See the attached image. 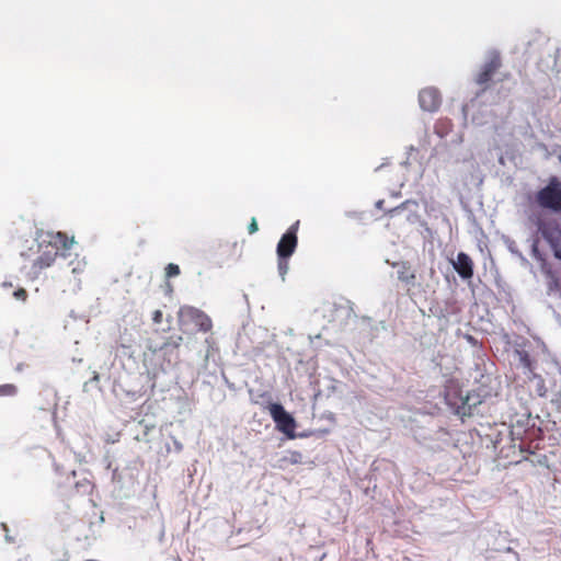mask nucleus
Wrapping results in <instances>:
<instances>
[{"instance_id": "3", "label": "nucleus", "mask_w": 561, "mask_h": 561, "mask_svg": "<svg viewBox=\"0 0 561 561\" xmlns=\"http://www.w3.org/2000/svg\"><path fill=\"white\" fill-rule=\"evenodd\" d=\"M537 204L554 213H561V181L557 176L549 179L548 184L536 194Z\"/></svg>"}, {"instance_id": "5", "label": "nucleus", "mask_w": 561, "mask_h": 561, "mask_svg": "<svg viewBox=\"0 0 561 561\" xmlns=\"http://www.w3.org/2000/svg\"><path fill=\"white\" fill-rule=\"evenodd\" d=\"M538 232L551 248L556 259L561 261V227L556 220H540Z\"/></svg>"}, {"instance_id": "17", "label": "nucleus", "mask_w": 561, "mask_h": 561, "mask_svg": "<svg viewBox=\"0 0 561 561\" xmlns=\"http://www.w3.org/2000/svg\"><path fill=\"white\" fill-rule=\"evenodd\" d=\"M288 259L289 257H278V272L283 278L289 268Z\"/></svg>"}, {"instance_id": "11", "label": "nucleus", "mask_w": 561, "mask_h": 561, "mask_svg": "<svg viewBox=\"0 0 561 561\" xmlns=\"http://www.w3.org/2000/svg\"><path fill=\"white\" fill-rule=\"evenodd\" d=\"M454 268L463 279H468L473 276V262L471 257L463 252L458 253L457 259L454 262Z\"/></svg>"}, {"instance_id": "6", "label": "nucleus", "mask_w": 561, "mask_h": 561, "mask_svg": "<svg viewBox=\"0 0 561 561\" xmlns=\"http://www.w3.org/2000/svg\"><path fill=\"white\" fill-rule=\"evenodd\" d=\"M502 67V59L497 51H492L476 77V83L486 90L495 72Z\"/></svg>"}, {"instance_id": "18", "label": "nucleus", "mask_w": 561, "mask_h": 561, "mask_svg": "<svg viewBox=\"0 0 561 561\" xmlns=\"http://www.w3.org/2000/svg\"><path fill=\"white\" fill-rule=\"evenodd\" d=\"M18 392V389L14 385L7 383L2 385V397L3 396H15Z\"/></svg>"}, {"instance_id": "22", "label": "nucleus", "mask_w": 561, "mask_h": 561, "mask_svg": "<svg viewBox=\"0 0 561 561\" xmlns=\"http://www.w3.org/2000/svg\"><path fill=\"white\" fill-rule=\"evenodd\" d=\"M181 342H182V336L178 335L174 340H173V337H171L170 341H168L165 343V345H172L173 347H179Z\"/></svg>"}, {"instance_id": "23", "label": "nucleus", "mask_w": 561, "mask_h": 561, "mask_svg": "<svg viewBox=\"0 0 561 561\" xmlns=\"http://www.w3.org/2000/svg\"><path fill=\"white\" fill-rule=\"evenodd\" d=\"M91 382H99L100 381V376L98 373H94L93 377L91 378L90 380Z\"/></svg>"}, {"instance_id": "25", "label": "nucleus", "mask_w": 561, "mask_h": 561, "mask_svg": "<svg viewBox=\"0 0 561 561\" xmlns=\"http://www.w3.org/2000/svg\"><path fill=\"white\" fill-rule=\"evenodd\" d=\"M88 385H89V382H84V385H83L84 390H87Z\"/></svg>"}, {"instance_id": "20", "label": "nucleus", "mask_w": 561, "mask_h": 561, "mask_svg": "<svg viewBox=\"0 0 561 561\" xmlns=\"http://www.w3.org/2000/svg\"><path fill=\"white\" fill-rule=\"evenodd\" d=\"M259 230V226H257V221L256 219L253 217L248 226V231L250 234H253L255 233L256 231Z\"/></svg>"}, {"instance_id": "8", "label": "nucleus", "mask_w": 561, "mask_h": 561, "mask_svg": "<svg viewBox=\"0 0 561 561\" xmlns=\"http://www.w3.org/2000/svg\"><path fill=\"white\" fill-rule=\"evenodd\" d=\"M180 316L185 321L193 323L202 332L206 333L213 328L211 319L197 308L183 307L180 310Z\"/></svg>"}, {"instance_id": "15", "label": "nucleus", "mask_w": 561, "mask_h": 561, "mask_svg": "<svg viewBox=\"0 0 561 561\" xmlns=\"http://www.w3.org/2000/svg\"><path fill=\"white\" fill-rule=\"evenodd\" d=\"M520 364L533 374V362L527 352H518Z\"/></svg>"}, {"instance_id": "12", "label": "nucleus", "mask_w": 561, "mask_h": 561, "mask_svg": "<svg viewBox=\"0 0 561 561\" xmlns=\"http://www.w3.org/2000/svg\"><path fill=\"white\" fill-rule=\"evenodd\" d=\"M529 381L535 385V392L538 397H546L547 387L543 378L540 375L533 373L529 377Z\"/></svg>"}, {"instance_id": "24", "label": "nucleus", "mask_w": 561, "mask_h": 561, "mask_svg": "<svg viewBox=\"0 0 561 561\" xmlns=\"http://www.w3.org/2000/svg\"><path fill=\"white\" fill-rule=\"evenodd\" d=\"M382 203H383L382 201H379V202L376 204V205H377V207L381 208V207H382Z\"/></svg>"}, {"instance_id": "10", "label": "nucleus", "mask_w": 561, "mask_h": 561, "mask_svg": "<svg viewBox=\"0 0 561 561\" xmlns=\"http://www.w3.org/2000/svg\"><path fill=\"white\" fill-rule=\"evenodd\" d=\"M419 103L422 110L427 112H435L439 108L442 99L437 89L425 88L419 93Z\"/></svg>"}, {"instance_id": "4", "label": "nucleus", "mask_w": 561, "mask_h": 561, "mask_svg": "<svg viewBox=\"0 0 561 561\" xmlns=\"http://www.w3.org/2000/svg\"><path fill=\"white\" fill-rule=\"evenodd\" d=\"M268 412L276 424V428L289 439L296 438V421L279 403H271Z\"/></svg>"}, {"instance_id": "9", "label": "nucleus", "mask_w": 561, "mask_h": 561, "mask_svg": "<svg viewBox=\"0 0 561 561\" xmlns=\"http://www.w3.org/2000/svg\"><path fill=\"white\" fill-rule=\"evenodd\" d=\"M445 402L453 409L456 410L457 413L460 412L461 409L468 404L469 397L463 396L462 391L458 385V382L450 380L445 386L444 390Z\"/></svg>"}, {"instance_id": "19", "label": "nucleus", "mask_w": 561, "mask_h": 561, "mask_svg": "<svg viewBox=\"0 0 561 561\" xmlns=\"http://www.w3.org/2000/svg\"><path fill=\"white\" fill-rule=\"evenodd\" d=\"M11 295L18 299V300H21V301H25L26 298H27V293L24 288H19L16 290H12Z\"/></svg>"}, {"instance_id": "13", "label": "nucleus", "mask_w": 561, "mask_h": 561, "mask_svg": "<svg viewBox=\"0 0 561 561\" xmlns=\"http://www.w3.org/2000/svg\"><path fill=\"white\" fill-rule=\"evenodd\" d=\"M283 461L289 465H299L304 461V455L298 450H290L288 455L283 458Z\"/></svg>"}, {"instance_id": "7", "label": "nucleus", "mask_w": 561, "mask_h": 561, "mask_svg": "<svg viewBox=\"0 0 561 561\" xmlns=\"http://www.w3.org/2000/svg\"><path fill=\"white\" fill-rule=\"evenodd\" d=\"M299 221L293 224L282 236L277 243L276 253L278 257H290L298 244L297 231Z\"/></svg>"}, {"instance_id": "2", "label": "nucleus", "mask_w": 561, "mask_h": 561, "mask_svg": "<svg viewBox=\"0 0 561 561\" xmlns=\"http://www.w3.org/2000/svg\"><path fill=\"white\" fill-rule=\"evenodd\" d=\"M47 239H42L38 241V256L33 261L31 271L37 276L44 270L50 267L58 254L59 249L69 250L73 244V238H69L64 232H48L46 234Z\"/></svg>"}, {"instance_id": "21", "label": "nucleus", "mask_w": 561, "mask_h": 561, "mask_svg": "<svg viewBox=\"0 0 561 561\" xmlns=\"http://www.w3.org/2000/svg\"><path fill=\"white\" fill-rule=\"evenodd\" d=\"M162 311L161 310H156L153 311L152 313V321L153 323L156 324H160L162 322Z\"/></svg>"}, {"instance_id": "16", "label": "nucleus", "mask_w": 561, "mask_h": 561, "mask_svg": "<svg viewBox=\"0 0 561 561\" xmlns=\"http://www.w3.org/2000/svg\"><path fill=\"white\" fill-rule=\"evenodd\" d=\"M180 273H181V271H180L179 265H176L174 263H169L165 266V276L168 278L175 277V276L180 275Z\"/></svg>"}, {"instance_id": "1", "label": "nucleus", "mask_w": 561, "mask_h": 561, "mask_svg": "<svg viewBox=\"0 0 561 561\" xmlns=\"http://www.w3.org/2000/svg\"><path fill=\"white\" fill-rule=\"evenodd\" d=\"M393 267L397 268L398 279L404 285L407 294L411 298L426 299L430 294L435 293L438 278L433 267L417 272L407 261L397 262Z\"/></svg>"}, {"instance_id": "14", "label": "nucleus", "mask_w": 561, "mask_h": 561, "mask_svg": "<svg viewBox=\"0 0 561 561\" xmlns=\"http://www.w3.org/2000/svg\"><path fill=\"white\" fill-rule=\"evenodd\" d=\"M2 530L5 533V540L9 543H19L22 540L21 534L19 530H15L13 534L10 533L9 528L5 524L2 523Z\"/></svg>"}]
</instances>
